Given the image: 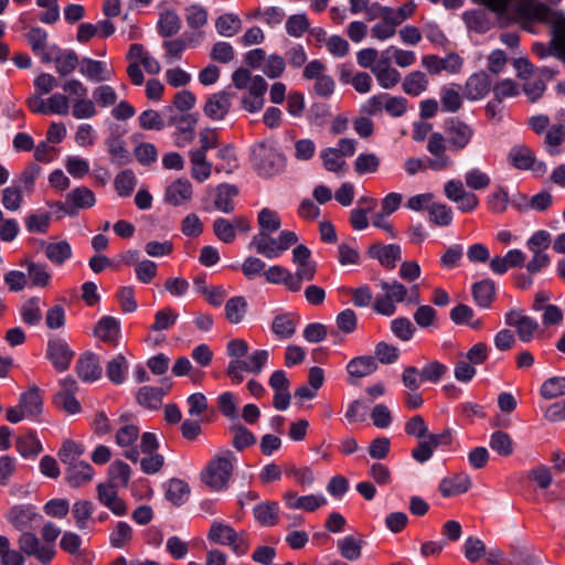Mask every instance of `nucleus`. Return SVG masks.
Segmentation results:
<instances>
[{"instance_id":"4d7b16f0","label":"nucleus","mask_w":565,"mask_h":565,"mask_svg":"<svg viewBox=\"0 0 565 565\" xmlns=\"http://www.w3.org/2000/svg\"><path fill=\"white\" fill-rule=\"evenodd\" d=\"M189 484L181 479H171L167 483L166 498L173 504L180 505L188 500Z\"/></svg>"},{"instance_id":"e2e57ef3","label":"nucleus","mask_w":565,"mask_h":565,"mask_svg":"<svg viewBox=\"0 0 565 565\" xmlns=\"http://www.w3.org/2000/svg\"><path fill=\"white\" fill-rule=\"evenodd\" d=\"M490 448L502 457H509L513 454V440L509 434L497 430L491 434L489 440Z\"/></svg>"},{"instance_id":"338daca9","label":"nucleus","mask_w":565,"mask_h":565,"mask_svg":"<svg viewBox=\"0 0 565 565\" xmlns=\"http://www.w3.org/2000/svg\"><path fill=\"white\" fill-rule=\"evenodd\" d=\"M510 198L508 191L498 186L492 193L487 196V207L491 213L502 214L509 206Z\"/></svg>"},{"instance_id":"39448f33","label":"nucleus","mask_w":565,"mask_h":565,"mask_svg":"<svg viewBox=\"0 0 565 565\" xmlns=\"http://www.w3.org/2000/svg\"><path fill=\"white\" fill-rule=\"evenodd\" d=\"M298 242V236L291 231H281L277 238L271 233L258 232L249 243V247L268 259L280 257Z\"/></svg>"},{"instance_id":"ddd939ff","label":"nucleus","mask_w":565,"mask_h":565,"mask_svg":"<svg viewBox=\"0 0 565 565\" xmlns=\"http://www.w3.org/2000/svg\"><path fill=\"white\" fill-rule=\"evenodd\" d=\"M18 544L23 554L35 557L43 565L50 564L56 554L54 545H44L40 539L31 532H23L19 536Z\"/></svg>"},{"instance_id":"de8ad7c7","label":"nucleus","mask_w":565,"mask_h":565,"mask_svg":"<svg viewBox=\"0 0 565 565\" xmlns=\"http://www.w3.org/2000/svg\"><path fill=\"white\" fill-rule=\"evenodd\" d=\"M450 319L456 324H466L475 330H479L483 327L481 319L475 318L473 310L467 305H458L450 311Z\"/></svg>"},{"instance_id":"0e129e2a","label":"nucleus","mask_w":565,"mask_h":565,"mask_svg":"<svg viewBox=\"0 0 565 565\" xmlns=\"http://www.w3.org/2000/svg\"><path fill=\"white\" fill-rule=\"evenodd\" d=\"M21 319L30 326L38 324L42 319L41 299L32 297L26 300L20 310Z\"/></svg>"},{"instance_id":"cd10ccee","label":"nucleus","mask_w":565,"mask_h":565,"mask_svg":"<svg viewBox=\"0 0 565 565\" xmlns=\"http://www.w3.org/2000/svg\"><path fill=\"white\" fill-rule=\"evenodd\" d=\"M513 9L520 18L545 21L550 15L548 7L536 0H515Z\"/></svg>"},{"instance_id":"7ed1b4c3","label":"nucleus","mask_w":565,"mask_h":565,"mask_svg":"<svg viewBox=\"0 0 565 565\" xmlns=\"http://www.w3.org/2000/svg\"><path fill=\"white\" fill-rule=\"evenodd\" d=\"M207 540L214 544L228 546L237 557L244 556L250 548V536L246 531L237 532L230 524L214 520L207 532Z\"/></svg>"},{"instance_id":"09e8293b","label":"nucleus","mask_w":565,"mask_h":565,"mask_svg":"<svg viewBox=\"0 0 565 565\" xmlns=\"http://www.w3.org/2000/svg\"><path fill=\"white\" fill-rule=\"evenodd\" d=\"M321 159L326 170L337 173L339 175L345 174L348 167L343 157L335 148H327L321 151Z\"/></svg>"},{"instance_id":"dca6fc26","label":"nucleus","mask_w":565,"mask_h":565,"mask_svg":"<svg viewBox=\"0 0 565 565\" xmlns=\"http://www.w3.org/2000/svg\"><path fill=\"white\" fill-rule=\"evenodd\" d=\"M508 162L518 170H532L545 173L546 164L535 158L534 152L525 145L513 146L508 153Z\"/></svg>"},{"instance_id":"f03ea898","label":"nucleus","mask_w":565,"mask_h":565,"mask_svg":"<svg viewBox=\"0 0 565 565\" xmlns=\"http://www.w3.org/2000/svg\"><path fill=\"white\" fill-rule=\"evenodd\" d=\"M427 151L431 154L427 161L419 158H408L404 162V170L408 175H415L426 169L445 171L454 166V161L447 153L443 134L433 132L427 140Z\"/></svg>"},{"instance_id":"79ce46f5","label":"nucleus","mask_w":565,"mask_h":565,"mask_svg":"<svg viewBox=\"0 0 565 565\" xmlns=\"http://www.w3.org/2000/svg\"><path fill=\"white\" fill-rule=\"evenodd\" d=\"M78 530H86L92 521L95 507L89 500H77L70 509Z\"/></svg>"},{"instance_id":"f3484780","label":"nucleus","mask_w":565,"mask_h":565,"mask_svg":"<svg viewBox=\"0 0 565 565\" xmlns=\"http://www.w3.org/2000/svg\"><path fill=\"white\" fill-rule=\"evenodd\" d=\"M249 230V221L245 216H236L232 220L218 217L213 222L214 234L226 244L233 243L238 232L246 233Z\"/></svg>"},{"instance_id":"7c9ffc66","label":"nucleus","mask_w":565,"mask_h":565,"mask_svg":"<svg viewBox=\"0 0 565 565\" xmlns=\"http://www.w3.org/2000/svg\"><path fill=\"white\" fill-rule=\"evenodd\" d=\"M491 88V81L484 72L472 74L466 82L463 95L469 100L482 99Z\"/></svg>"},{"instance_id":"680f3d73","label":"nucleus","mask_w":565,"mask_h":565,"mask_svg":"<svg viewBox=\"0 0 565 565\" xmlns=\"http://www.w3.org/2000/svg\"><path fill=\"white\" fill-rule=\"evenodd\" d=\"M264 277L267 282L274 285H284L287 290L291 291V271L284 266L273 265L264 271Z\"/></svg>"},{"instance_id":"c85d7f7f","label":"nucleus","mask_w":565,"mask_h":565,"mask_svg":"<svg viewBox=\"0 0 565 565\" xmlns=\"http://www.w3.org/2000/svg\"><path fill=\"white\" fill-rule=\"evenodd\" d=\"M190 174L195 181L203 183L212 174L213 164L207 160L206 154L201 150L189 151Z\"/></svg>"},{"instance_id":"20e7f679","label":"nucleus","mask_w":565,"mask_h":565,"mask_svg":"<svg viewBox=\"0 0 565 565\" xmlns=\"http://www.w3.org/2000/svg\"><path fill=\"white\" fill-rule=\"evenodd\" d=\"M236 457L230 450L214 457L202 471V481L214 491H223L228 487Z\"/></svg>"},{"instance_id":"49530a36","label":"nucleus","mask_w":565,"mask_h":565,"mask_svg":"<svg viewBox=\"0 0 565 565\" xmlns=\"http://www.w3.org/2000/svg\"><path fill=\"white\" fill-rule=\"evenodd\" d=\"M429 222L438 227H447L451 225L454 212L451 206L446 203L435 201L428 211Z\"/></svg>"},{"instance_id":"412c9836","label":"nucleus","mask_w":565,"mask_h":565,"mask_svg":"<svg viewBox=\"0 0 565 565\" xmlns=\"http://www.w3.org/2000/svg\"><path fill=\"white\" fill-rule=\"evenodd\" d=\"M140 429L137 425L125 424L115 434V443L124 448V456L132 462H137L140 457V451L135 443L139 438Z\"/></svg>"},{"instance_id":"774afa93","label":"nucleus","mask_w":565,"mask_h":565,"mask_svg":"<svg viewBox=\"0 0 565 565\" xmlns=\"http://www.w3.org/2000/svg\"><path fill=\"white\" fill-rule=\"evenodd\" d=\"M540 393L545 399H553L565 395V377L553 376L544 381Z\"/></svg>"},{"instance_id":"4c0bfd02","label":"nucleus","mask_w":565,"mask_h":565,"mask_svg":"<svg viewBox=\"0 0 565 565\" xmlns=\"http://www.w3.org/2000/svg\"><path fill=\"white\" fill-rule=\"evenodd\" d=\"M298 317L291 312L277 315L271 323L273 333L279 339L291 338L297 329Z\"/></svg>"},{"instance_id":"603ef678","label":"nucleus","mask_w":565,"mask_h":565,"mask_svg":"<svg viewBox=\"0 0 565 565\" xmlns=\"http://www.w3.org/2000/svg\"><path fill=\"white\" fill-rule=\"evenodd\" d=\"M109 482L107 484H114L117 488H125L128 486L131 475L129 465L124 461H114L108 469Z\"/></svg>"},{"instance_id":"e433bc0d","label":"nucleus","mask_w":565,"mask_h":565,"mask_svg":"<svg viewBox=\"0 0 565 565\" xmlns=\"http://www.w3.org/2000/svg\"><path fill=\"white\" fill-rule=\"evenodd\" d=\"M280 508L275 501H264L253 509L255 520L263 526H274L278 523Z\"/></svg>"},{"instance_id":"052dcab7","label":"nucleus","mask_w":565,"mask_h":565,"mask_svg":"<svg viewBox=\"0 0 565 565\" xmlns=\"http://www.w3.org/2000/svg\"><path fill=\"white\" fill-rule=\"evenodd\" d=\"M107 149L111 156V161L118 166L127 164L130 156L126 149L125 141L117 136H111L106 140Z\"/></svg>"},{"instance_id":"4468645a","label":"nucleus","mask_w":565,"mask_h":565,"mask_svg":"<svg viewBox=\"0 0 565 565\" xmlns=\"http://www.w3.org/2000/svg\"><path fill=\"white\" fill-rule=\"evenodd\" d=\"M285 507L289 510H299L313 513L327 505L328 500L322 493L299 494L294 490H287L281 494Z\"/></svg>"},{"instance_id":"f8f14e48","label":"nucleus","mask_w":565,"mask_h":565,"mask_svg":"<svg viewBox=\"0 0 565 565\" xmlns=\"http://www.w3.org/2000/svg\"><path fill=\"white\" fill-rule=\"evenodd\" d=\"M445 143L446 148L460 152L468 147L475 136V129L469 124L458 119L451 118L445 125Z\"/></svg>"},{"instance_id":"a211bd4d","label":"nucleus","mask_w":565,"mask_h":565,"mask_svg":"<svg viewBox=\"0 0 565 565\" xmlns=\"http://www.w3.org/2000/svg\"><path fill=\"white\" fill-rule=\"evenodd\" d=\"M463 61L457 53H450L445 57L429 54L422 57V66L431 75H438L441 72L457 74L462 68Z\"/></svg>"},{"instance_id":"2f4dec72","label":"nucleus","mask_w":565,"mask_h":565,"mask_svg":"<svg viewBox=\"0 0 565 565\" xmlns=\"http://www.w3.org/2000/svg\"><path fill=\"white\" fill-rule=\"evenodd\" d=\"M76 372L84 382H95L102 376L99 359L94 353L82 355L76 363Z\"/></svg>"},{"instance_id":"37998d69","label":"nucleus","mask_w":565,"mask_h":565,"mask_svg":"<svg viewBox=\"0 0 565 565\" xmlns=\"http://www.w3.org/2000/svg\"><path fill=\"white\" fill-rule=\"evenodd\" d=\"M238 191L231 184H220L215 189L214 206L223 213H231L234 210V198Z\"/></svg>"},{"instance_id":"c756f323","label":"nucleus","mask_w":565,"mask_h":565,"mask_svg":"<svg viewBox=\"0 0 565 565\" xmlns=\"http://www.w3.org/2000/svg\"><path fill=\"white\" fill-rule=\"evenodd\" d=\"M471 487V479L467 473L460 472L444 478L439 483V491L444 498L466 493Z\"/></svg>"},{"instance_id":"423d86ee","label":"nucleus","mask_w":565,"mask_h":565,"mask_svg":"<svg viewBox=\"0 0 565 565\" xmlns=\"http://www.w3.org/2000/svg\"><path fill=\"white\" fill-rule=\"evenodd\" d=\"M43 411V398L38 386L32 385L19 397L17 406L7 409L6 419L18 424L24 419L35 420Z\"/></svg>"},{"instance_id":"6e6552de","label":"nucleus","mask_w":565,"mask_h":565,"mask_svg":"<svg viewBox=\"0 0 565 565\" xmlns=\"http://www.w3.org/2000/svg\"><path fill=\"white\" fill-rule=\"evenodd\" d=\"M252 162L258 173L265 177L280 172L285 166L282 154L267 142H258L252 148Z\"/></svg>"},{"instance_id":"72a5a7b5","label":"nucleus","mask_w":565,"mask_h":565,"mask_svg":"<svg viewBox=\"0 0 565 565\" xmlns=\"http://www.w3.org/2000/svg\"><path fill=\"white\" fill-rule=\"evenodd\" d=\"M345 370L350 377L362 379L373 374L377 370V362L371 355H360L351 359Z\"/></svg>"},{"instance_id":"bb28decb","label":"nucleus","mask_w":565,"mask_h":565,"mask_svg":"<svg viewBox=\"0 0 565 565\" xmlns=\"http://www.w3.org/2000/svg\"><path fill=\"white\" fill-rule=\"evenodd\" d=\"M232 97L226 92H220L207 97L203 111L212 120H222L228 114Z\"/></svg>"},{"instance_id":"1a4fd4ad","label":"nucleus","mask_w":565,"mask_h":565,"mask_svg":"<svg viewBox=\"0 0 565 565\" xmlns=\"http://www.w3.org/2000/svg\"><path fill=\"white\" fill-rule=\"evenodd\" d=\"M383 295L375 298L373 310L382 316L391 317L396 310V303L404 302L407 298V287L398 280L381 281Z\"/></svg>"},{"instance_id":"f704fd0d","label":"nucleus","mask_w":565,"mask_h":565,"mask_svg":"<svg viewBox=\"0 0 565 565\" xmlns=\"http://www.w3.org/2000/svg\"><path fill=\"white\" fill-rule=\"evenodd\" d=\"M372 257L376 258L382 266L387 269H393L396 263L401 259L402 249L399 245H373L370 249Z\"/></svg>"},{"instance_id":"a878e982","label":"nucleus","mask_w":565,"mask_h":565,"mask_svg":"<svg viewBox=\"0 0 565 565\" xmlns=\"http://www.w3.org/2000/svg\"><path fill=\"white\" fill-rule=\"evenodd\" d=\"M79 73L95 83L110 81L114 75L113 70L108 67L106 62L90 57H84L81 61Z\"/></svg>"},{"instance_id":"b1692460","label":"nucleus","mask_w":565,"mask_h":565,"mask_svg":"<svg viewBox=\"0 0 565 565\" xmlns=\"http://www.w3.org/2000/svg\"><path fill=\"white\" fill-rule=\"evenodd\" d=\"M38 518L36 509L32 504H17L6 513L8 523L19 531L30 527Z\"/></svg>"},{"instance_id":"aec40b11","label":"nucleus","mask_w":565,"mask_h":565,"mask_svg":"<svg viewBox=\"0 0 565 565\" xmlns=\"http://www.w3.org/2000/svg\"><path fill=\"white\" fill-rule=\"evenodd\" d=\"M193 199V185L185 178H178L164 189L163 201L172 206H183Z\"/></svg>"},{"instance_id":"13d9d810","label":"nucleus","mask_w":565,"mask_h":565,"mask_svg":"<svg viewBox=\"0 0 565 565\" xmlns=\"http://www.w3.org/2000/svg\"><path fill=\"white\" fill-rule=\"evenodd\" d=\"M179 315L171 307H163L156 311L154 321L150 327L153 332H161L171 329L178 321Z\"/></svg>"},{"instance_id":"c03bdc74","label":"nucleus","mask_w":565,"mask_h":565,"mask_svg":"<svg viewBox=\"0 0 565 565\" xmlns=\"http://www.w3.org/2000/svg\"><path fill=\"white\" fill-rule=\"evenodd\" d=\"M26 39L33 53L44 62L45 55L51 53V45L47 44V32L41 28H32L26 34Z\"/></svg>"},{"instance_id":"a19ab883","label":"nucleus","mask_w":565,"mask_h":565,"mask_svg":"<svg viewBox=\"0 0 565 565\" xmlns=\"http://www.w3.org/2000/svg\"><path fill=\"white\" fill-rule=\"evenodd\" d=\"M472 296L478 306L489 308L495 297V284L491 279H483L472 285Z\"/></svg>"},{"instance_id":"3c124183","label":"nucleus","mask_w":565,"mask_h":565,"mask_svg":"<svg viewBox=\"0 0 565 565\" xmlns=\"http://www.w3.org/2000/svg\"><path fill=\"white\" fill-rule=\"evenodd\" d=\"M15 447L18 452L24 458L38 456L42 451V445L32 431L18 437Z\"/></svg>"},{"instance_id":"6ab92c4d","label":"nucleus","mask_w":565,"mask_h":565,"mask_svg":"<svg viewBox=\"0 0 565 565\" xmlns=\"http://www.w3.org/2000/svg\"><path fill=\"white\" fill-rule=\"evenodd\" d=\"M46 358L57 372H64L70 367L74 352L65 340L52 338L47 342Z\"/></svg>"},{"instance_id":"6e6d98bb","label":"nucleus","mask_w":565,"mask_h":565,"mask_svg":"<svg viewBox=\"0 0 565 565\" xmlns=\"http://www.w3.org/2000/svg\"><path fill=\"white\" fill-rule=\"evenodd\" d=\"M428 88V78L425 73L416 71L409 73L403 81V90L411 96H418Z\"/></svg>"},{"instance_id":"473e14b6","label":"nucleus","mask_w":565,"mask_h":565,"mask_svg":"<svg viewBox=\"0 0 565 565\" xmlns=\"http://www.w3.org/2000/svg\"><path fill=\"white\" fill-rule=\"evenodd\" d=\"M365 541L361 535H345L337 541V548L339 554L347 561H358L362 555V548Z\"/></svg>"},{"instance_id":"c9c22d12","label":"nucleus","mask_w":565,"mask_h":565,"mask_svg":"<svg viewBox=\"0 0 565 565\" xmlns=\"http://www.w3.org/2000/svg\"><path fill=\"white\" fill-rule=\"evenodd\" d=\"M94 468L85 461L71 465L66 469L67 483L73 488H79L92 481Z\"/></svg>"},{"instance_id":"2eb2a0df","label":"nucleus","mask_w":565,"mask_h":565,"mask_svg":"<svg viewBox=\"0 0 565 565\" xmlns=\"http://www.w3.org/2000/svg\"><path fill=\"white\" fill-rule=\"evenodd\" d=\"M96 203L94 192L87 186H77L66 194L65 203L58 202L55 206L67 215H75L79 210L89 209Z\"/></svg>"},{"instance_id":"9b49d317","label":"nucleus","mask_w":565,"mask_h":565,"mask_svg":"<svg viewBox=\"0 0 565 565\" xmlns=\"http://www.w3.org/2000/svg\"><path fill=\"white\" fill-rule=\"evenodd\" d=\"M267 350H256L243 361H230L226 374L233 383L239 384L244 381L243 372L259 374L268 362Z\"/></svg>"},{"instance_id":"5fc2aeb1","label":"nucleus","mask_w":565,"mask_h":565,"mask_svg":"<svg viewBox=\"0 0 565 565\" xmlns=\"http://www.w3.org/2000/svg\"><path fill=\"white\" fill-rule=\"evenodd\" d=\"M166 391L161 387L142 386L138 394V403L147 408L157 409L162 403Z\"/></svg>"},{"instance_id":"5701e85b","label":"nucleus","mask_w":565,"mask_h":565,"mask_svg":"<svg viewBox=\"0 0 565 565\" xmlns=\"http://www.w3.org/2000/svg\"><path fill=\"white\" fill-rule=\"evenodd\" d=\"M96 491L98 501L113 514L117 516L127 514V504L119 497L117 487H114V484L99 483L96 487Z\"/></svg>"},{"instance_id":"ea45409f","label":"nucleus","mask_w":565,"mask_h":565,"mask_svg":"<svg viewBox=\"0 0 565 565\" xmlns=\"http://www.w3.org/2000/svg\"><path fill=\"white\" fill-rule=\"evenodd\" d=\"M43 248L46 258L56 266L63 265L73 255L72 247L66 241L43 243Z\"/></svg>"},{"instance_id":"864d4df0","label":"nucleus","mask_w":565,"mask_h":565,"mask_svg":"<svg viewBox=\"0 0 565 565\" xmlns=\"http://www.w3.org/2000/svg\"><path fill=\"white\" fill-rule=\"evenodd\" d=\"M247 311V301L242 296L228 299L225 303V317L230 323L238 324Z\"/></svg>"},{"instance_id":"0eeeda50","label":"nucleus","mask_w":565,"mask_h":565,"mask_svg":"<svg viewBox=\"0 0 565 565\" xmlns=\"http://www.w3.org/2000/svg\"><path fill=\"white\" fill-rule=\"evenodd\" d=\"M61 88L71 99L72 116L75 119H89L96 116L97 108L94 100L88 98V88L79 79L65 81Z\"/></svg>"},{"instance_id":"9d476101","label":"nucleus","mask_w":565,"mask_h":565,"mask_svg":"<svg viewBox=\"0 0 565 565\" xmlns=\"http://www.w3.org/2000/svg\"><path fill=\"white\" fill-rule=\"evenodd\" d=\"M504 322L513 328L519 340L529 343L543 334V329L533 317L527 316L522 309H511L504 313Z\"/></svg>"},{"instance_id":"58836bf2","label":"nucleus","mask_w":565,"mask_h":565,"mask_svg":"<svg viewBox=\"0 0 565 565\" xmlns=\"http://www.w3.org/2000/svg\"><path fill=\"white\" fill-rule=\"evenodd\" d=\"M196 120L191 115H183L177 120L173 140L177 147L183 148L194 139Z\"/></svg>"},{"instance_id":"4be33fe9","label":"nucleus","mask_w":565,"mask_h":565,"mask_svg":"<svg viewBox=\"0 0 565 565\" xmlns=\"http://www.w3.org/2000/svg\"><path fill=\"white\" fill-rule=\"evenodd\" d=\"M55 63L56 72L61 76H67L73 73L78 64V55L73 50H62L55 44L51 45V53L45 55L43 63Z\"/></svg>"},{"instance_id":"69168bd1","label":"nucleus","mask_w":565,"mask_h":565,"mask_svg":"<svg viewBox=\"0 0 565 565\" xmlns=\"http://www.w3.org/2000/svg\"><path fill=\"white\" fill-rule=\"evenodd\" d=\"M132 540V529L124 521L117 522L109 534V544L115 548H122Z\"/></svg>"},{"instance_id":"393cba45","label":"nucleus","mask_w":565,"mask_h":565,"mask_svg":"<svg viewBox=\"0 0 565 565\" xmlns=\"http://www.w3.org/2000/svg\"><path fill=\"white\" fill-rule=\"evenodd\" d=\"M94 335L102 342L116 347L120 338V322L111 316L102 317L95 328Z\"/></svg>"},{"instance_id":"f257e3e1","label":"nucleus","mask_w":565,"mask_h":565,"mask_svg":"<svg viewBox=\"0 0 565 565\" xmlns=\"http://www.w3.org/2000/svg\"><path fill=\"white\" fill-rule=\"evenodd\" d=\"M235 88L243 92L241 106L244 110L256 114L264 108L268 84L260 75H253L247 68L239 67L232 74Z\"/></svg>"},{"instance_id":"8fccbe9b","label":"nucleus","mask_w":565,"mask_h":565,"mask_svg":"<svg viewBox=\"0 0 565 565\" xmlns=\"http://www.w3.org/2000/svg\"><path fill=\"white\" fill-rule=\"evenodd\" d=\"M28 277L32 287L45 288L52 280V274L47 270L45 264L29 262L26 264Z\"/></svg>"},{"instance_id":"a18cd8bd","label":"nucleus","mask_w":565,"mask_h":565,"mask_svg":"<svg viewBox=\"0 0 565 565\" xmlns=\"http://www.w3.org/2000/svg\"><path fill=\"white\" fill-rule=\"evenodd\" d=\"M129 363L122 354L115 355L106 365V375L108 380L116 384H122L126 381Z\"/></svg>"},{"instance_id":"bf43d9fd","label":"nucleus","mask_w":565,"mask_h":565,"mask_svg":"<svg viewBox=\"0 0 565 565\" xmlns=\"http://www.w3.org/2000/svg\"><path fill=\"white\" fill-rule=\"evenodd\" d=\"M242 28V20L237 14L225 13L217 18L215 29L223 36H234Z\"/></svg>"}]
</instances>
